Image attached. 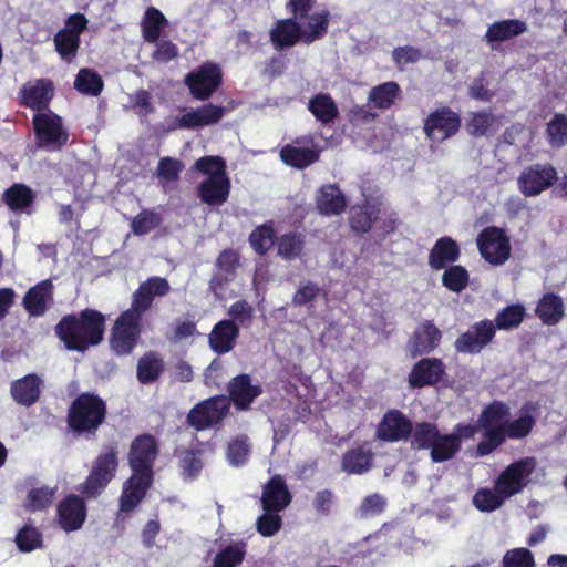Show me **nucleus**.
I'll list each match as a JSON object with an SVG mask.
<instances>
[{
  "mask_svg": "<svg viewBox=\"0 0 567 567\" xmlns=\"http://www.w3.org/2000/svg\"><path fill=\"white\" fill-rule=\"evenodd\" d=\"M105 330V316L92 308L63 316L54 328L65 349L78 352L99 346L104 340Z\"/></svg>",
  "mask_w": 567,
  "mask_h": 567,
  "instance_id": "1",
  "label": "nucleus"
},
{
  "mask_svg": "<svg viewBox=\"0 0 567 567\" xmlns=\"http://www.w3.org/2000/svg\"><path fill=\"white\" fill-rule=\"evenodd\" d=\"M329 21L328 10L315 12L306 29L296 19L277 20L269 31L270 42L277 51L292 48L298 43L311 44L327 34Z\"/></svg>",
  "mask_w": 567,
  "mask_h": 567,
  "instance_id": "2",
  "label": "nucleus"
},
{
  "mask_svg": "<svg viewBox=\"0 0 567 567\" xmlns=\"http://www.w3.org/2000/svg\"><path fill=\"white\" fill-rule=\"evenodd\" d=\"M106 415V402L94 392H83L71 402L66 424L76 436L95 437Z\"/></svg>",
  "mask_w": 567,
  "mask_h": 567,
  "instance_id": "3",
  "label": "nucleus"
},
{
  "mask_svg": "<svg viewBox=\"0 0 567 567\" xmlns=\"http://www.w3.org/2000/svg\"><path fill=\"white\" fill-rule=\"evenodd\" d=\"M118 468V451L116 445H109L92 463L91 471L80 486L86 499L99 497L115 477Z\"/></svg>",
  "mask_w": 567,
  "mask_h": 567,
  "instance_id": "4",
  "label": "nucleus"
},
{
  "mask_svg": "<svg viewBox=\"0 0 567 567\" xmlns=\"http://www.w3.org/2000/svg\"><path fill=\"white\" fill-rule=\"evenodd\" d=\"M32 125L39 147L59 151L66 145L70 134L63 126L62 117L54 112L35 113Z\"/></svg>",
  "mask_w": 567,
  "mask_h": 567,
  "instance_id": "5",
  "label": "nucleus"
},
{
  "mask_svg": "<svg viewBox=\"0 0 567 567\" xmlns=\"http://www.w3.org/2000/svg\"><path fill=\"white\" fill-rule=\"evenodd\" d=\"M184 83L195 100L206 101L223 84L221 68L215 62L206 61L188 72L185 75Z\"/></svg>",
  "mask_w": 567,
  "mask_h": 567,
  "instance_id": "6",
  "label": "nucleus"
},
{
  "mask_svg": "<svg viewBox=\"0 0 567 567\" xmlns=\"http://www.w3.org/2000/svg\"><path fill=\"white\" fill-rule=\"evenodd\" d=\"M461 127V115L447 105L430 112L423 123V132L426 138L433 143H442L452 138Z\"/></svg>",
  "mask_w": 567,
  "mask_h": 567,
  "instance_id": "7",
  "label": "nucleus"
},
{
  "mask_svg": "<svg viewBox=\"0 0 567 567\" xmlns=\"http://www.w3.org/2000/svg\"><path fill=\"white\" fill-rule=\"evenodd\" d=\"M536 468V458L527 456L511 463L497 477L495 491L503 497H512L529 483V476Z\"/></svg>",
  "mask_w": 567,
  "mask_h": 567,
  "instance_id": "8",
  "label": "nucleus"
},
{
  "mask_svg": "<svg viewBox=\"0 0 567 567\" xmlns=\"http://www.w3.org/2000/svg\"><path fill=\"white\" fill-rule=\"evenodd\" d=\"M476 244L482 258L489 265L502 266L511 257L509 238L503 228L485 227L478 234Z\"/></svg>",
  "mask_w": 567,
  "mask_h": 567,
  "instance_id": "9",
  "label": "nucleus"
},
{
  "mask_svg": "<svg viewBox=\"0 0 567 567\" xmlns=\"http://www.w3.org/2000/svg\"><path fill=\"white\" fill-rule=\"evenodd\" d=\"M141 337V319L123 311L116 319L110 337V347L117 355H128Z\"/></svg>",
  "mask_w": 567,
  "mask_h": 567,
  "instance_id": "10",
  "label": "nucleus"
},
{
  "mask_svg": "<svg viewBox=\"0 0 567 567\" xmlns=\"http://www.w3.org/2000/svg\"><path fill=\"white\" fill-rule=\"evenodd\" d=\"M229 413V402L225 395H215L197 403L188 413L187 422L197 431L219 424Z\"/></svg>",
  "mask_w": 567,
  "mask_h": 567,
  "instance_id": "11",
  "label": "nucleus"
},
{
  "mask_svg": "<svg viewBox=\"0 0 567 567\" xmlns=\"http://www.w3.org/2000/svg\"><path fill=\"white\" fill-rule=\"evenodd\" d=\"M159 455L157 439L143 433L134 437L130 445L127 462L132 472H143L155 475L154 465Z\"/></svg>",
  "mask_w": 567,
  "mask_h": 567,
  "instance_id": "12",
  "label": "nucleus"
},
{
  "mask_svg": "<svg viewBox=\"0 0 567 567\" xmlns=\"http://www.w3.org/2000/svg\"><path fill=\"white\" fill-rule=\"evenodd\" d=\"M558 181V173L550 163H536L525 167L518 178V188L525 196H537Z\"/></svg>",
  "mask_w": 567,
  "mask_h": 567,
  "instance_id": "13",
  "label": "nucleus"
},
{
  "mask_svg": "<svg viewBox=\"0 0 567 567\" xmlns=\"http://www.w3.org/2000/svg\"><path fill=\"white\" fill-rule=\"evenodd\" d=\"M495 334L496 327L494 322L489 319H483L461 333L454 342V348L458 353L478 354L494 340Z\"/></svg>",
  "mask_w": 567,
  "mask_h": 567,
  "instance_id": "14",
  "label": "nucleus"
},
{
  "mask_svg": "<svg viewBox=\"0 0 567 567\" xmlns=\"http://www.w3.org/2000/svg\"><path fill=\"white\" fill-rule=\"evenodd\" d=\"M169 290L171 286L167 279L157 276L150 277L134 291L132 306L125 311L142 320L143 313L152 307L155 297H164Z\"/></svg>",
  "mask_w": 567,
  "mask_h": 567,
  "instance_id": "15",
  "label": "nucleus"
},
{
  "mask_svg": "<svg viewBox=\"0 0 567 567\" xmlns=\"http://www.w3.org/2000/svg\"><path fill=\"white\" fill-rule=\"evenodd\" d=\"M155 475L132 472L131 476L123 483L122 493L118 499L120 509L123 513L134 511L145 498L148 489L153 486Z\"/></svg>",
  "mask_w": 567,
  "mask_h": 567,
  "instance_id": "16",
  "label": "nucleus"
},
{
  "mask_svg": "<svg viewBox=\"0 0 567 567\" xmlns=\"http://www.w3.org/2000/svg\"><path fill=\"white\" fill-rule=\"evenodd\" d=\"M155 475L132 472L131 476L123 483L122 493L118 499L120 509L123 513L134 511L145 498L148 489L153 486Z\"/></svg>",
  "mask_w": 567,
  "mask_h": 567,
  "instance_id": "17",
  "label": "nucleus"
},
{
  "mask_svg": "<svg viewBox=\"0 0 567 567\" xmlns=\"http://www.w3.org/2000/svg\"><path fill=\"white\" fill-rule=\"evenodd\" d=\"M19 104L21 106L42 113L49 109L54 95L53 82L49 79L28 81L19 91Z\"/></svg>",
  "mask_w": 567,
  "mask_h": 567,
  "instance_id": "18",
  "label": "nucleus"
},
{
  "mask_svg": "<svg viewBox=\"0 0 567 567\" xmlns=\"http://www.w3.org/2000/svg\"><path fill=\"white\" fill-rule=\"evenodd\" d=\"M446 368L440 358H422L411 369L408 375L412 389L433 386L443 381Z\"/></svg>",
  "mask_w": 567,
  "mask_h": 567,
  "instance_id": "19",
  "label": "nucleus"
},
{
  "mask_svg": "<svg viewBox=\"0 0 567 567\" xmlns=\"http://www.w3.org/2000/svg\"><path fill=\"white\" fill-rule=\"evenodd\" d=\"M227 401L233 403L237 411H248L254 401L261 395L262 388L252 384V379L247 373H240L230 379L227 384Z\"/></svg>",
  "mask_w": 567,
  "mask_h": 567,
  "instance_id": "20",
  "label": "nucleus"
},
{
  "mask_svg": "<svg viewBox=\"0 0 567 567\" xmlns=\"http://www.w3.org/2000/svg\"><path fill=\"white\" fill-rule=\"evenodd\" d=\"M413 423L400 410L384 413L377 426V437L383 442H400L411 437Z\"/></svg>",
  "mask_w": 567,
  "mask_h": 567,
  "instance_id": "21",
  "label": "nucleus"
},
{
  "mask_svg": "<svg viewBox=\"0 0 567 567\" xmlns=\"http://www.w3.org/2000/svg\"><path fill=\"white\" fill-rule=\"evenodd\" d=\"M84 498V496L70 494L58 504L56 517L63 530L75 532L83 526L87 515Z\"/></svg>",
  "mask_w": 567,
  "mask_h": 567,
  "instance_id": "22",
  "label": "nucleus"
},
{
  "mask_svg": "<svg viewBox=\"0 0 567 567\" xmlns=\"http://www.w3.org/2000/svg\"><path fill=\"white\" fill-rule=\"evenodd\" d=\"M442 340L441 330L432 320H425L413 331L408 340L406 349L411 358L431 353Z\"/></svg>",
  "mask_w": 567,
  "mask_h": 567,
  "instance_id": "23",
  "label": "nucleus"
},
{
  "mask_svg": "<svg viewBox=\"0 0 567 567\" xmlns=\"http://www.w3.org/2000/svg\"><path fill=\"white\" fill-rule=\"evenodd\" d=\"M291 501L292 495L281 475H272L264 485L260 498L264 512H282Z\"/></svg>",
  "mask_w": 567,
  "mask_h": 567,
  "instance_id": "24",
  "label": "nucleus"
},
{
  "mask_svg": "<svg viewBox=\"0 0 567 567\" xmlns=\"http://www.w3.org/2000/svg\"><path fill=\"white\" fill-rule=\"evenodd\" d=\"M239 333L240 329L233 320H220L208 334L209 348L218 355L226 354L235 348Z\"/></svg>",
  "mask_w": 567,
  "mask_h": 567,
  "instance_id": "25",
  "label": "nucleus"
},
{
  "mask_svg": "<svg viewBox=\"0 0 567 567\" xmlns=\"http://www.w3.org/2000/svg\"><path fill=\"white\" fill-rule=\"evenodd\" d=\"M230 193V179L227 174H214L197 187L198 198L209 206L223 205Z\"/></svg>",
  "mask_w": 567,
  "mask_h": 567,
  "instance_id": "26",
  "label": "nucleus"
},
{
  "mask_svg": "<svg viewBox=\"0 0 567 567\" xmlns=\"http://www.w3.org/2000/svg\"><path fill=\"white\" fill-rule=\"evenodd\" d=\"M54 286L44 279L32 286L24 295L22 306L31 317L43 316L53 300Z\"/></svg>",
  "mask_w": 567,
  "mask_h": 567,
  "instance_id": "27",
  "label": "nucleus"
},
{
  "mask_svg": "<svg viewBox=\"0 0 567 567\" xmlns=\"http://www.w3.org/2000/svg\"><path fill=\"white\" fill-rule=\"evenodd\" d=\"M461 249L458 244L451 237L439 238L429 254V266L432 270H441L452 266L460 259Z\"/></svg>",
  "mask_w": 567,
  "mask_h": 567,
  "instance_id": "28",
  "label": "nucleus"
},
{
  "mask_svg": "<svg viewBox=\"0 0 567 567\" xmlns=\"http://www.w3.org/2000/svg\"><path fill=\"white\" fill-rule=\"evenodd\" d=\"M42 380L35 373H29L11 383L12 399L20 405L31 406L41 395Z\"/></svg>",
  "mask_w": 567,
  "mask_h": 567,
  "instance_id": "29",
  "label": "nucleus"
},
{
  "mask_svg": "<svg viewBox=\"0 0 567 567\" xmlns=\"http://www.w3.org/2000/svg\"><path fill=\"white\" fill-rule=\"evenodd\" d=\"M348 199L337 184H324L316 194L319 213H344Z\"/></svg>",
  "mask_w": 567,
  "mask_h": 567,
  "instance_id": "30",
  "label": "nucleus"
},
{
  "mask_svg": "<svg viewBox=\"0 0 567 567\" xmlns=\"http://www.w3.org/2000/svg\"><path fill=\"white\" fill-rule=\"evenodd\" d=\"M280 159L287 166L305 169L319 161L320 150L317 147H299L287 144L279 152Z\"/></svg>",
  "mask_w": 567,
  "mask_h": 567,
  "instance_id": "31",
  "label": "nucleus"
},
{
  "mask_svg": "<svg viewBox=\"0 0 567 567\" xmlns=\"http://www.w3.org/2000/svg\"><path fill=\"white\" fill-rule=\"evenodd\" d=\"M165 371V362L156 351L145 352L137 361L136 377L141 384H152L159 380Z\"/></svg>",
  "mask_w": 567,
  "mask_h": 567,
  "instance_id": "32",
  "label": "nucleus"
},
{
  "mask_svg": "<svg viewBox=\"0 0 567 567\" xmlns=\"http://www.w3.org/2000/svg\"><path fill=\"white\" fill-rule=\"evenodd\" d=\"M536 410L537 405L535 403L526 402L520 409L523 414L518 419L505 421L503 425L507 439L520 440L528 436L536 424V419L530 412Z\"/></svg>",
  "mask_w": 567,
  "mask_h": 567,
  "instance_id": "33",
  "label": "nucleus"
},
{
  "mask_svg": "<svg viewBox=\"0 0 567 567\" xmlns=\"http://www.w3.org/2000/svg\"><path fill=\"white\" fill-rule=\"evenodd\" d=\"M527 31V24L518 19H506L492 23L485 39L488 43L504 42L512 40Z\"/></svg>",
  "mask_w": 567,
  "mask_h": 567,
  "instance_id": "34",
  "label": "nucleus"
},
{
  "mask_svg": "<svg viewBox=\"0 0 567 567\" xmlns=\"http://www.w3.org/2000/svg\"><path fill=\"white\" fill-rule=\"evenodd\" d=\"M373 452L370 447L359 445L348 450L341 458V467L348 474H363L372 467Z\"/></svg>",
  "mask_w": 567,
  "mask_h": 567,
  "instance_id": "35",
  "label": "nucleus"
},
{
  "mask_svg": "<svg viewBox=\"0 0 567 567\" xmlns=\"http://www.w3.org/2000/svg\"><path fill=\"white\" fill-rule=\"evenodd\" d=\"M535 313L544 324H557L565 316L563 299L553 292L543 295L536 306Z\"/></svg>",
  "mask_w": 567,
  "mask_h": 567,
  "instance_id": "36",
  "label": "nucleus"
},
{
  "mask_svg": "<svg viewBox=\"0 0 567 567\" xmlns=\"http://www.w3.org/2000/svg\"><path fill=\"white\" fill-rule=\"evenodd\" d=\"M35 198L37 193L22 183H14L2 194L3 203L13 212L30 208Z\"/></svg>",
  "mask_w": 567,
  "mask_h": 567,
  "instance_id": "37",
  "label": "nucleus"
},
{
  "mask_svg": "<svg viewBox=\"0 0 567 567\" xmlns=\"http://www.w3.org/2000/svg\"><path fill=\"white\" fill-rule=\"evenodd\" d=\"M167 22L165 16L157 8L148 7L141 22L144 41L148 43L157 42Z\"/></svg>",
  "mask_w": 567,
  "mask_h": 567,
  "instance_id": "38",
  "label": "nucleus"
},
{
  "mask_svg": "<svg viewBox=\"0 0 567 567\" xmlns=\"http://www.w3.org/2000/svg\"><path fill=\"white\" fill-rule=\"evenodd\" d=\"M305 236L296 230L281 235L277 241V254L287 261L301 257L305 249Z\"/></svg>",
  "mask_w": 567,
  "mask_h": 567,
  "instance_id": "39",
  "label": "nucleus"
},
{
  "mask_svg": "<svg viewBox=\"0 0 567 567\" xmlns=\"http://www.w3.org/2000/svg\"><path fill=\"white\" fill-rule=\"evenodd\" d=\"M309 111L322 124H329L339 116V110L332 97L324 93L315 95L309 101Z\"/></svg>",
  "mask_w": 567,
  "mask_h": 567,
  "instance_id": "40",
  "label": "nucleus"
},
{
  "mask_svg": "<svg viewBox=\"0 0 567 567\" xmlns=\"http://www.w3.org/2000/svg\"><path fill=\"white\" fill-rule=\"evenodd\" d=\"M401 89L394 81L384 82L373 86L369 93L368 101L377 109H390L399 97Z\"/></svg>",
  "mask_w": 567,
  "mask_h": 567,
  "instance_id": "41",
  "label": "nucleus"
},
{
  "mask_svg": "<svg viewBox=\"0 0 567 567\" xmlns=\"http://www.w3.org/2000/svg\"><path fill=\"white\" fill-rule=\"evenodd\" d=\"M461 450V441L451 434H441L431 446V458L435 463H442L453 458Z\"/></svg>",
  "mask_w": 567,
  "mask_h": 567,
  "instance_id": "42",
  "label": "nucleus"
},
{
  "mask_svg": "<svg viewBox=\"0 0 567 567\" xmlns=\"http://www.w3.org/2000/svg\"><path fill=\"white\" fill-rule=\"evenodd\" d=\"M247 545L240 540L220 549L213 560V567H238L246 557Z\"/></svg>",
  "mask_w": 567,
  "mask_h": 567,
  "instance_id": "43",
  "label": "nucleus"
},
{
  "mask_svg": "<svg viewBox=\"0 0 567 567\" xmlns=\"http://www.w3.org/2000/svg\"><path fill=\"white\" fill-rule=\"evenodd\" d=\"M483 430V440L476 445V455L486 456L498 449L507 439L503 424L497 426L480 427Z\"/></svg>",
  "mask_w": 567,
  "mask_h": 567,
  "instance_id": "44",
  "label": "nucleus"
},
{
  "mask_svg": "<svg viewBox=\"0 0 567 567\" xmlns=\"http://www.w3.org/2000/svg\"><path fill=\"white\" fill-rule=\"evenodd\" d=\"M509 414L511 409L507 403L499 400H494L489 404L485 405L482 410L477 420L478 426L487 427L504 424Z\"/></svg>",
  "mask_w": 567,
  "mask_h": 567,
  "instance_id": "45",
  "label": "nucleus"
},
{
  "mask_svg": "<svg viewBox=\"0 0 567 567\" xmlns=\"http://www.w3.org/2000/svg\"><path fill=\"white\" fill-rule=\"evenodd\" d=\"M545 136L553 148L567 145V115L555 113L546 125Z\"/></svg>",
  "mask_w": 567,
  "mask_h": 567,
  "instance_id": "46",
  "label": "nucleus"
},
{
  "mask_svg": "<svg viewBox=\"0 0 567 567\" xmlns=\"http://www.w3.org/2000/svg\"><path fill=\"white\" fill-rule=\"evenodd\" d=\"M496 124L497 117L492 112H472L466 123V131L473 137H482L487 135L489 130Z\"/></svg>",
  "mask_w": 567,
  "mask_h": 567,
  "instance_id": "47",
  "label": "nucleus"
},
{
  "mask_svg": "<svg viewBox=\"0 0 567 567\" xmlns=\"http://www.w3.org/2000/svg\"><path fill=\"white\" fill-rule=\"evenodd\" d=\"M103 86L102 78L91 69H81L74 81L76 91L91 96L100 95Z\"/></svg>",
  "mask_w": 567,
  "mask_h": 567,
  "instance_id": "48",
  "label": "nucleus"
},
{
  "mask_svg": "<svg viewBox=\"0 0 567 567\" xmlns=\"http://www.w3.org/2000/svg\"><path fill=\"white\" fill-rule=\"evenodd\" d=\"M251 445L246 434L237 435L227 446L226 455L230 465L239 467L247 463Z\"/></svg>",
  "mask_w": 567,
  "mask_h": 567,
  "instance_id": "49",
  "label": "nucleus"
},
{
  "mask_svg": "<svg viewBox=\"0 0 567 567\" xmlns=\"http://www.w3.org/2000/svg\"><path fill=\"white\" fill-rule=\"evenodd\" d=\"M526 316L525 307L520 303H514L503 308L495 318L496 330H509L517 328Z\"/></svg>",
  "mask_w": 567,
  "mask_h": 567,
  "instance_id": "50",
  "label": "nucleus"
},
{
  "mask_svg": "<svg viewBox=\"0 0 567 567\" xmlns=\"http://www.w3.org/2000/svg\"><path fill=\"white\" fill-rule=\"evenodd\" d=\"M439 429L436 424L431 422H419L412 430V446L417 450H430L434 440L439 437Z\"/></svg>",
  "mask_w": 567,
  "mask_h": 567,
  "instance_id": "51",
  "label": "nucleus"
},
{
  "mask_svg": "<svg viewBox=\"0 0 567 567\" xmlns=\"http://www.w3.org/2000/svg\"><path fill=\"white\" fill-rule=\"evenodd\" d=\"M55 487L41 486L29 491L25 508L30 512L44 511L51 506L55 496Z\"/></svg>",
  "mask_w": 567,
  "mask_h": 567,
  "instance_id": "52",
  "label": "nucleus"
},
{
  "mask_svg": "<svg viewBox=\"0 0 567 567\" xmlns=\"http://www.w3.org/2000/svg\"><path fill=\"white\" fill-rule=\"evenodd\" d=\"M444 269L442 284L446 289L453 292H461L467 287L470 275L465 267L452 265Z\"/></svg>",
  "mask_w": 567,
  "mask_h": 567,
  "instance_id": "53",
  "label": "nucleus"
},
{
  "mask_svg": "<svg viewBox=\"0 0 567 567\" xmlns=\"http://www.w3.org/2000/svg\"><path fill=\"white\" fill-rule=\"evenodd\" d=\"M53 40L55 50L63 60L71 61L75 58L81 43L80 37L71 34L69 30L61 29Z\"/></svg>",
  "mask_w": 567,
  "mask_h": 567,
  "instance_id": "54",
  "label": "nucleus"
},
{
  "mask_svg": "<svg viewBox=\"0 0 567 567\" xmlns=\"http://www.w3.org/2000/svg\"><path fill=\"white\" fill-rule=\"evenodd\" d=\"M16 544L20 551L30 553L43 546L42 533L32 525H24L16 535Z\"/></svg>",
  "mask_w": 567,
  "mask_h": 567,
  "instance_id": "55",
  "label": "nucleus"
},
{
  "mask_svg": "<svg viewBox=\"0 0 567 567\" xmlns=\"http://www.w3.org/2000/svg\"><path fill=\"white\" fill-rule=\"evenodd\" d=\"M249 243L259 256H264L275 245V230L272 226L261 225L249 236Z\"/></svg>",
  "mask_w": 567,
  "mask_h": 567,
  "instance_id": "56",
  "label": "nucleus"
},
{
  "mask_svg": "<svg viewBox=\"0 0 567 567\" xmlns=\"http://www.w3.org/2000/svg\"><path fill=\"white\" fill-rule=\"evenodd\" d=\"M280 512H265L257 518V532L264 537L276 535L282 527V518Z\"/></svg>",
  "mask_w": 567,
  "mask_h": 567,
  "instance_id": "57",
  "label": "nucleus"
},
{
  "mask_svg": "<svg viewBox=\"0 0 567 567\" xmlns=\"http://www.w3.org/2000/svg\"><path fill=\"white\" fill-rule=\"evenodd\" d=\"M228 316L238 327H249L254 318V307L245 299L237 300L229 307Z\"/></svg>",
  "mask_w": 567,
  "mask_h": 567,
  "instance_id": "58",
  "label": "nucleus"
},
{
  "mask_svg": "<svg viewBox=\"0 0 567 567\" xmlns=\"http://www.w3.org/2000/svg\"><path fill=\"white\" fill-rule=\"evenodd\" d=\"M502 495H499L496 491L493 492L487 488H483L476 492L473 497V503L477 509L482 512H493L501 507L504 502Z\"/></svg>",
  "mask_w": 567,
  "mask_h": 567,
  "instance_id": "59",
  "label": "nucleus"
},
{
  "mask_svg": "<svg viewBox=\"0 0 567 567\" xmlns=\"http://www.w3.org/2000/svg\"><path fill=\"white\" fill-rule=\"evenodd\" d=\"M321 288L313 281L300 282L296 292L292 296V305L296 307H303L312 302L319 296Z\"/></svg>",
  "mask_w": 567,
  "mask_h": 567,
  "instance_id": "60",
  "label": "nucleus"
},
{
  "mask_svg": "<svg viewBox=\"0 0 567 567\" xmlns=\"http://www.w3.org/2000/svg\"><path fill=\"white\" fill-rule=\"evenodd\" d=\"M194 167L208 177L214 174H227L226 163L219 156H203L195 162Z\"/></svg>",
  "mask_w": 567,
  "mask_h": 567,
  "instance_id": "61",
  "label": "nucleus"
},
{
  "mask_svg": "<svg viewBox=\"0 0 567 567\" xmlns=\"http://www.w3.org/2000/svg\"><path fill=\"white\" fill-rule=\"evenodd\" d=\"M504 567H534L533 554L526 548L508 550L503 558Z\"/></svg>",
  "mask_w": 567,
  "mask_h": 567,
  "instance_id": "62",
  "label": "nucleus"
},
{
  "mask_svg": "<svg viewBox=\"0 0 567 567\" xmlns=\"http://www.w3.org/2000/svg\"><path fill=\"white\" fill-rule=\"evenodd\" d=\"M215 266L218 270L235 277L236 270L240 266L238 251L233 248L221 250L216 259Z\"/></svg>",
  "mask_w": 567,
  "mask_h": 567,
  "instance_id": "63",
  "label": "nucleus"
},
{
  "mask_svg": "<svg viewBox=\"0 0 567 567\" xmlns=\"http://www.w3.org/2000/svg\"><path fill=\"white\" fill-rule=\"evenodd\" d=\"M199 452L195 450H186L181 458V467L183 475L188 478L198 476L203 468V462L198 456Z\"/></svg>",
  "mask_w": 567,
  "mask_h": 567,
  "instance_id": "64",
  "label": "nucleus"
}]
</instances>
